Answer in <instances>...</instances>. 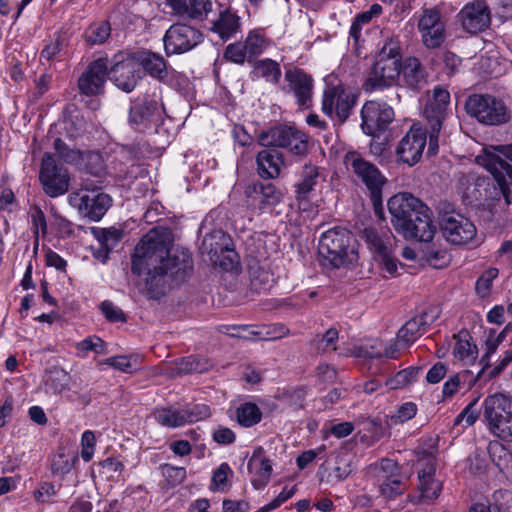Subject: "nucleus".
<instances>
[{"label":"nucleus","mask_w":512,"mask_h":512,"mask_svg":"<svg viewBox=\"0 0 512 512\" xmlns=\"http://www.w3.org/2000/svg\"><path fill=\"white\" fill-rule=\"evenodd\" d=\"M132 272L145 273V295L157 300L173 283L180 284L192 274L193 258L188 249L170 246L169 232L153 228L134 249Z\"/></svg>","instance_id":"1"},{"label":"nucleus","mask_w":512,"mask_h":512,"mask_svg":"<svg viewBox=\"0 0 512 512\" xmlns=\"http://www.w3.org/2000/svg\"><path fill=\"white\" fill-rule=\"evenodd\" d=\"M347 170L365 184L370 193L375 215L384 220V208L382 200L383 186L386 184L385 176L373 163L367 161L356 151L348 152L344 157Z\"/></svg>","instance_id":"2"},{"label":"nucleus","mask_w":512,"mask_h":512,"mask_svg":"<svg viewBox=\"0 0 512 512\" xmlns=\"http://www.w3.org/2000/svg\"><path fill=\"white\" fill-rule=\"evenodd\" d=\"M476 162L493 175L505 203L512 204V144L485 147Z\"/></svg>","instance_id":"3"},{"label":"nucleus","mask_w":512,"mask_h":512,"mask_svg":"<svg viewBox=\"0 0 512 512\" xmlns=\"http://www.w3.org/2000/svg\"><path fill=\"white\" fill-rule=\"evenodd\" d=\"M318 250L334 268L351 264L357 259L355 239L345 228L337 227L324 232Z\"/></svg>","instance_id":"4"},{"label":"nucleus","mask_w":512,"mask_h":512,"mask_svg":"<svg viewBox=\"0 0 512 512\" xmlns=\"http://www.w3.org/2000/svg\"><path fill=\"white\" fill-rule=\"evenodd\" d=\"M484 417L491 431L505 441H512V398L495 393L484 401Z\"/></svg>","instance_id":"5"},{"label":"nucleus","mask_w":512,"mask_h":512,"mask_svg":"<svg viewBox=\"0 0 512 512\" xmlns=\"http://www.w3.org/2000/svg\"><path fill=\"white\" fill-rule=\"evenodd\" d=\"M465 108L469 115L485 125H501L510 117L504 102L489 94L469 96Z\"/></svg>","instance_id":"6"},{"label":"nucleus","mask_w":512,"mask_h":512,"mask_svg":"<svg viewBox=\"0 0 512 512\" xmlns=\"http://www.w3.org/2000/svg\"><path fill=\"white\" fill-rule=\"evenodd\" d=\"M439 226L444 239L456 246L469 244L477 234L474 223L454 210L440 212Z\"/></svg>","instance_id":"7"},{"label":"nucleus","mask_w":512,"mask_h":512,"mask_svg":"<svg viewBox=\"0 0 512 512\" xmlns=\"http://www.w3.org/2000/svg\"><path fill=\"white\" fill-rule=\"evenodd\" d=\"M259 143L264 147H282L294 155H304L307 152V137L304 133L292 126L280 125L263 132L259 136Z\"/></svg>","instance_id":"8"},{"label":"nucleus","mask_w":512,"mask_h":512,"mask_svg":"<svg viewBox=\"0 0 512 512\" xmlns=\"http://www.w3.org/2000/svg\"><path fill=\"white\" fill-rule=\"evenodd\" d=\"M450 104V94L446 89L435 87L432 98L425 105L423 116L429 124V148L428 152L435 151L438 148V136L442 128V123L448 114Z\"/></svg>","instance_id":"9"},{"label":"nucleus","mask_w":512,"mask_h":512,"mask_svg":"<svg viewBox=\"0 0 512 512\" xmlns=\"http://www.w3.org/2000/svg\"><path fill=\"white\" fill-rule=\"evenodd\" d=\"M69 204L90 221H100L112 205V198L103 191L72 192Z\"/></svg>","instance_id":"10"},{"label":"nucleus","mask_w":512,"mask_h":512,"mask_svg":"<svg viewBox=\"0 0 512 512\" xmlns=\"http://www.w3.org/2000/svg\"><path fill=\"white\" fill-rule=\"evenodd\" d=\"M39 180L45 194L52 198L65 194L70 186L67 169L58 165L54 156L49 152L43 155Z\"/></svg>","instance_id":"11"},{"label":"nucleus","mask_w":512,"mask_h":512,"mask_svg":"<svg viewBox=\"0 0 512 512\" xmlns=\"http://www.w3.org/2000/svg\"><path fill=\"white\" fill-rule=\"evenodd\" d=\"M357 102V95L341 85L333 86L324 91L322 99V112L340 123H344L350 116Z\"/></svg>","instance_id":"12"},{"label":"nucleus","mask_w":512,"mask_h":512,"mask_svg":"<svg viewBox=\"0 0 512 512\" xmlns=\"http://www.w3.org/2000/svg\"><path fill=\"white\" fill-rule=\"evenodd\" d=\"M155 89L151 95L138 99L130 107L129 123L138 131H144L150 124L160 120L163 104L160 93Z\"/></svg>","instance_id":"13"},{"label":"nucleus","mask_w":512,"mask_h":512,"mask_svg":"<svg viewBox=\"0 0 512 512\" xmlns=\"http://www.w3.org/2000/svg\"><path fill=\"white\" fill-rule=\"evenodd\" d=\"M400 74L401 63L374 60L362 84V89L366 93L389 89L397 82Z\"/></svg>","instance_id":"14"},{"label":"nucleus","mask_w":512,"mask_h":512,"mask_svg":"<svg viewBox=\"0 0 512 512\" xmlns=\"http://www.w3.org/2000/svg\"><path fill=\"white\" fill-rule=\"evenodd\" d=\"M361 128L366 135L378 136L394 119V111L386 103L367 101L361 109Z\"/></svg>","instance_id":"15"},{"label":"nucleus","mask_w":512,"mask_h":512,"mask_svg":"<svg viewBox=\"0 0 512 512\" xmlns=\"http://www.w3.org/2000/svg\"><path fill=\"white\" fill-rule=\"evenodd\" d=\"M388 211L391 215V224L395 231H406L410 233L409 229H402L405 227V220L417 214V212L429 208L419 198L410 193L403 192L392 196L387 203Z\"/></svg>","instance_id":"16"},{"label":"nucleus","mask_w":512,"mask_h":512,"mask_svg":"<svg viewBox=\"0 0 512 512\" xmlns=\"http://www.w3.org/2000/svg\"><path fill=\"white\" fill-rule=\"evenodd\" d=\"M201 34L195 28L181 23L170 26L163 42L167 55L181 54L189 51L200 42Z\"/></svg>","instance_id":"17"},{"label":"nucleus","mask_w":512,"mask_h":512,"mask_svg":"<svg viewBox=\"0 0 512 512\" xmlns=\"http://www.w3.org/2000/svg\"><path fill=\"white\" fill-rule=\"evenodd\" d=\"M109 79L121 90L131 92L139 79V68L135 60L123 55H115L109 60Z\"/></svg>","instance_id":"18"},{"label":"nucleus","mask_w":512,"mask_h":512,"mask_svg":"<svg viewBox=\"0 0 512 512\" xmlns=\"http://www.w3.org/2000/svg\"><path fill=\"white\" fill-rule=\"evenodd\" d=\"M109 59L100 57L92 61L78 79L80 92L87 96L99 95L103 92L108 77Z\"/></svg>","instance_id":"19"},{"label":"nucleus","mask_w":512,"mask_h":512,"mask_svg":"<svg viewBox=\"0 0 512 512\" xmlns=\"http://www.w3.org/2000/svg\"><path fill=\"white\" fill-rule=\"evenodd\" d=\"M422 42L429 49L438 48L445 41V24L437 9H425L418 22Z\"/></svg>","instance_id":"20"},{"label":"nucleus","mask_w":512,"mask_h":512,"mask_svg":"<svg viewBox=\"0 0 512 512\" xmlns=\"http://www.w3.org/2000/svg\"><path fill=\"white\" fill-rule=\"evenodd\" d=\"M425 145L426 134L420 128L412 127L401 139L396 152L403 163L412 166L420 160Z\"/></svg>","instance_id":"21"},{"label":"nucleus","mask_w":512,"mask_h":512,"mask_svg":"<svg viewBox=\"0 0 512 512\" xmlns=\"http://www.w3.org/2000/svg\"><path fill=\"white\" fill-rule=\"evenodd\" d=\"M405 227L402 229H409L410 233L406 231H396L405 239H415L421 242H429L433 239L435 233V226L432 223L431 211L429 208L415 213L412 217L405 220Z\"/></svg>","instance_id":"22"},{"label":"nucleus","mask_w":512,"mask_h":512,"mask_svg":"<svg viewBox=\"0 0 512 512\" xmlns=\"http://www.w3.org/2000/svg\"><path fill=\"white\" fill-rule=\"evenodd\" d=\"M435 468L429 463L425 468L418 472V491L416 496H410V501L414 504L430 503L440 495L442 491L441 481L435 479Z\"/></svg>","instance_id":"23"},{"label":"nucleus","mask_w":512,"mask_h":512,"mask_svg":"<svg viewBox=\"0 0 512 512\" xmlns=\"http://www.w3.org/2000/svg\"><path fill=\"white\" fill-rule=\"evenodd\" d=\"M463 28L469 33H478L488 27L490 16L487 6L480 1L466 5L460 12Z\"/></svg>","instance_id":"24"},{"label":"nucleus","mask_w":512,"mask_h":512,"mask_svg":"<svg viewBox=\"0 0 512 512\" xmlns=\"http://www.w3.org/2000/svg\"><path fill=\"white\" fill-rule=\"evenodd\" d=\"M285 80L289 84L300 106H305L311 99L312 95V78L303 70L293 67L285 71Z\"/></svg>","instance_id":"25"},{"label":"nucleus","mask_w":512,"mask_h":512,"mask_svg":"<svg viewBox=\"0 0 512 512\" xmlns=\"http://www.w3.org/2000/svg\"><path fill=\"white\" fill-rule=\"evenodd\" d=\"M320 177L319 167L307 163L300 173L298 180L294 183L295 199L298 202L308 201L310 194L314 191Z\"/></svg>","instance_id":"26"},{"label":"nucleus","mask_w":512,"mask_h":512,"mask_svg":"<svg viewBox=\"0 0 512 512\" xmlns=\"http://www.w3.org/2000/svg\"><path fill=\"white\" fill-rule=\"evenodd\" d=\"M401 73L404 84L413 90H420L428 82L425 67L416 57H408L401 63Z\"/></svg>","instance_id":"27"},{"label":"nucleus","mask_w":512,"mask_h":512,"mask_svg":"<svg viewBox=\"0 0 512 512\" xmlns=\"http://www.w3.org/2000/svg\"><path fill=\"white\" fill-rule=\"evenodd\" d=\"M174 14L189 19H203L211 11L209 0H167Z\"/></svg>","instance_id":"28"},{"label":"nucleus","mask_w":512,"mask_h":512,"mask_svg":"<svg viewBox=\"0 0 512 512\" xmlns=\"http://www.w3.org/2000/svg\"><path fill=\"white\" fill-rule=\"evenodd\" d=\"M256 162L258 174L264 179L277 177L284 163L282 154L276 149H264L260 151L257 155Z\"/></svg>","instance_id":"29"},{"label":"nucleus","mask_w":512,"mask_h":512,"mask_svg":"<svg viewBox=\"0 0 512 512\" xmlns=\"http://www.w3.org/2000/svg\"><path fill=\"white\" fill-rule=\"evenodd\" d=\"M230 244L231 239L226 233L222 230H214L204 237L201 251L209 256L211 262H219V257L225 251H229Z\"/></svg>","instance_id":"30"},{"label":"nucleus","mask_w":512,"mask_h":512,"mask_svg":"<svg viewBox=\"0 0 512 512\" xmlns=\"http://www.w3.org/2000/svg\"><path fill=\"white\" fill-rule=\"evenodd\" d=\"M137 64L150 76L164 82L168 78L169 71L167 69L165 59L154 52L142 51L137 54Z\"/></svg>","instance_id":"31"},{"label":"nucleus","mask_w":512,"mask_h":512,"mask_svg":"<svg viewBox=\"0 0 512 512\" xmlns=\"http://www.w3.org/2000/svg\"><path fill=\"white\" fill-rule=\"evenodd\" d=\"M355 469V456L347 451L339 452L335 457L327 482L334 484L345 480Z\"/></svg>","instance_id":"32"},{"label":"nucleus","mask_w":512,"mask_h":512,"mask_svg":"<svg viewBox=\"0 0 512 512\" xmlns=\"http://www.w3.org/2000/svg\"><path fill=\"white\" fill-rule=\"evenodd\" d=\"M427 313H422L409 321H407L397 333V338L404 346H410L420 337L424 331V327L428 325Z\"/></svg>","instance_id":"33"},{"label":"nucleus","mask_w":512,"mask_h":512,"mask_svg":"<svg viewBox=\"0 0 512 512\" xmlns=\"http://www.w3.org/2000/svg\"><path fill=\"white\" fill-rule=\"evenodd\" d=\"M252 189L259 200L260 209L272 208L282 201V192L272 183L256 182Z\"/></svg>","instance_id":"34"},{"label":"nucleus","mask_w":512,"mask_h":512,"mask_svg":"<svg viewBox=\"0 0 512 512\" xmlns=\"http://www.w3.org/2000/svg\"><path fill=\"white\" fill-rule=\"evenodd\" d=\"M455 345L453 348L454 356L466 363H472L477 357V346L471 343V335L467 330H461L454 336Z\"/></svg>","instance_id":"35"},{"label":"nucleus","mask_w":512,"mask_h":512,"mask_svg":"<svg viewBox=\"0 0 512 512\" xmlns=\"http://www.w3.org/2000/svg\"><path fill=\"white\" fill-rule=\"evenodd\" d=\"M252 74L257 78H264L266 82L276 85L280 81L282 71L278 62L265 58L253 61Z\"/></svg>","instance_id":"36"},{"label":"nucleus","mask_w":512,"mask_h":512,"mask_svg":"<svg viewBox=\"0 0 512 512\" xmlns=\"http://www.w3.org/2000/svg\"><path fill=\"white\" fill-rule=\"evenodd\" d=\"M239 29V17L226 10L221 12L218 20L213 23L212 30L217 33L222 40H228Z\"/></svg>","instance_id":"37"},{"label":"nucleus","mask_w":512,"mask_h":512,"mask_svg":"<svg viewBox=\"0 0 512 512\" xmlns=\"http://www.w3.org/2000/svg\"><path fill=\"white\" fill-rule=\"evenodd\" d=\"M380 492L387 500H394L404 494L407 489V476L383 475Z\"/></svg>","instance_id":"38"},{"label":"nucleus","mask_w":512,"mask_h":512,"mask_svg":"<svg viewBox=\"0 0 512 512\" xmlns=\"http://www.w3.org/2000/svg\"><path fill=\"white\" fill-rule=\"evenodd\" d=\"M249 277L252 289L257 292L269 290L274 282L273 274L259 264L249 267Z\"/></svg>","instance_id":"39"},{"label":"nucleus","mask_w":512,"mask_h":512,"mask_svg":"<svg viewBox=\"0 0 512 512\" xmlns=\"http://www.w3.org/2000/svg\"><path fill=\"white\" fill-rule=\"evenodd\" d=\"M236 416L241 426L252 427L261 421L262 412L256 404L246 402L237 408Z\"/></svg>","instance_id":"40"},{"label":"nucleus","mask_w":512,"mask_h":512,"mask_svg":"<svg viewBox=\"0 0 512 512\" xmlns=\"http://www.w3.org/2000/svg\"><path fill=\"white\" fill-rule=\"evenodd\" d=\"M242 43L248 55L249 63H253L254 58L261 55L267 46L265 37L259 30L250 31L246 40Z\"/></svg>","instance_id":"41"},{"label":"nucleus","mask_w":512,"mask_h":512,"mask_svg":"<svg viewBox=\"0 0 512 512\" xmlns=\"http://www.w3.org/2000/svg\"><path fill=\"white\" fill-rule=\"evenodd\" d=\"M154 417L159 424L168 428H176L185 424L182 408H162L155 412Z\"/></svg>","instance_id":"42"},{"label":"nucleus","mask_w":512,"mask_h":512,"mask_svg":"<svg viewBox=\"0 0 512 512\" xmlns=\"http://www.w3.org/2000/svg\"><path fill=\"white\" fill-rule=\"evenodd\" d=\"M248 470L255 471L261 477L268 479L272 473L270 460L264 455L262 447H258L253 451L248 461Z\"/></svg>","instance_id":"43"},{"label":"nucleus","mask_w":512,"mask_h":512,"mask_svg":"<svg viewBox=\"0 0 512 512\" xmlns=\"http://www.w3.org/2000/svg\"><path fill=\"white\" fill-rule=\"evenodd\" d=\"M374 60L402 63L400 41L396 38H387L379 52L376 54Z\"/></svg>","instance_id":"44"},{"label":"nucleus","mask_w":512,"mask_h":512,"mask_svg":"<svg viewBox=\"0 0 512 512\" xmlns=\"http://www.w3.org/2000/svg\"><path fill=\"white\" fill-rule=\"evenodd\" d=\"M111 27L106 21L94 23L85 31V40L90 45H100L110 37Z\"/></svg>","instance_id":"45"},{"label":"nucleus","mask_w":512,"mask_h":512,"mask_svg":"<svg viewBox=\"0 0 512 512\" xmlns=\"http://www.w3.org/2000/svg\"><path fill=\"white\" fill-rule=\"evenodd\" d=\"M421 371L420 367H408L387 379L386 385L391 389H401L415 382Z\"/></svg>","instance_id":"46"},{"label":"nucleus","mask_w":512,"mask_h":512,"mask_svg":"<svg viewBox=\"0 0 512 512\" xmlns=\"http://www.w3.org/2000/svg\"><path fill=\"white\" fill-rule=\"evenodd\" d=\"M69 376L67 372L57 366L49 368L46 372L45 384L55 393H61L67 388Z\"/></svg>","instance_id":"47"},{"label":"nucleus","mask_w":512,"mask_h":512,"mask_svg":"<svg viewBox=\"0 0 512 512\" xmlns=\"http://www.w3.org/2000/svg\"><path fill=\"white\" fill-rule=\"evenodd\" d=\"M338 338V331L335 328H330L321 337L316 336L312 340V345L319 353L335 351Z\"/></svg>","instance_id":"48"},{"label":"nucleus","mask_w":512,"mask_h":512,"mask_svg":"<svg viewBox=\"0 0 512 512\" xmlns=\"http://www.w3.org/2000/svg\"><path fill=\"white\" fill-rule=\"evenodd\" d=\"M359 236L377 254L382 253L384 250L387 249L386 243L383 240V238L378 234L376 229L371 226L363 228L359 232Z\"/></svg>","instance_id":"49"},{"label":"nucleus","mask_w":512,"mask_h":512,"mask_svg":"<svg viewBox=\"0 0 512 512\" xmlns=\"http://www.w3.org/2000/svg\"><path fill=\"white\" fill-rule=\"evenodd\" d=\"M122 237V230L114 227L101 229L97 235L98 240L107 251L113 250Z\"/></svg>","instance_id":"50"},{"label":"nucleus","mask_w":512,"mask_h":512,"mask_svg":"<svg viewBox=\"0 0 512 512\" xmlns=\"http://www.w3.org/2000/svg\"><path fill=\"white\" fill-rule=\"evenodd\" d=\"M54 149L62 161L68 164H75L81 159L79 150L71 149L62 139L57 138L54 141Z\"/></svg>","instance_id":"51"},{"label":"nucleus","mask_w":512,"mask_h":512,"mask_svg":"<svg viewBox=\"0 0 512 512\" xmlns=\"http://www.w3.org/2000/svg\"><path fill=\"white\" fill-rule=\"evenodd\" d=\"M186 423H194L203 420L210 415V408L205 404H195L182 408Z\"/></svg>","instance_id":"52"},{"label":"nucleus","mask_w":512,"mask_h":512,"mask_svg":"<svg viewBox=\"0 0 512 512\" xmlns=\"http://www.w3.org/2000/svg\"><path fill=\"white\" fill-rule=\"evenodd\" d=\"M162 474L170 486H177L186 479V469L184 467L164 464L161 466Z\"/></svg>","instance_id":"53"},{"label":"nucleus","mask_w":512,"mask_h":512,"mask_svg":"<svg viewBox=\"0 0 512 512\" xmlns=\"http://www.w3.org/2000/svg\"><path fill=\"white\" fill-rule=\"evenodd\" d=\"M224 57L236 64H243L248 61V55L242 42L229 44L225 49Z\"/></svg>","instance_id":"54"},{"label":"nucleus","mask_w":512,"mask_h":512,"mask_svg":"<svg viewBox=\"0 0 512 512\" xmlns=\"http://www.w3.org/2000/svg\"><path fill=\"white\" fill-rule=\"evenodd\" d=\"M100 310L110 322H126L124 312L110 300H104L100 304Z\"/></svg>","instance_id":"55"},{"label":"nucleus","mask_w":512,"mask_h":512,"mask_svg":"<svg viewBox=\"0 0 512 512\" xmlns=\"http://www.w3.org/2000/svg\"><path fill=\"white\" fill-rule=\"evenodd\" d=\"M468 376L467 371H463L453 376L449 377L448 380L444 383L442 393L445 398L452 397L455 395L462 383L465 382Z\"/></svg>","instance_id":"56"},{"label":"nucleus","mask_w":512,"mask_h":512,"mask_svg":"<svg viewBox=\"0 0 512 512\" xmlns=\"http://www.w3.org/2000/svg\"><path fill=\"white\" fill-rule=\"evenodd\" d=\"M78 462V456L74 455L67 458L64 455H59L52 463V471L54 474L65 475L71 472L75 464Z\"/></svg>","instance_id":"57"},{"label":"nucleus","mask_w":512,"mask_h":512,"mask_svg":"<svg viewBox=\"0 0 512 512\" xmlns=\"http://www.w3.org/2000/svg\"><path fill=\"white\" fill-rule=\"evenodd\" d=\"M416 413L417 406L412 402H407L399 407L397 413L391 417V420L394 424L404 423L415 417Z\"/></svg>","instance_id":"58"},{"label":"nucleus","mask_w":512,"mask_h":512,"mask_svg":"<svg viewBox=\"0 0 512 512\" xmlns=\"http://www.w3.org/2000/svg\"><path fill=\"white\" fill-rule=\"evenodd\" d=\"M102 364L111 366L117 370L125 373H131L134 369L131 357L128 356H115L105 359Z\"/></svg>","instance_id":"59"},{"label":"nucleus","mask_w":512,"mask_h":512,"mask_svg":"<svg viewBox=\"0 0 512 512\" xmlns=\"http://www.w3.org/2000/svg\"><path fill=\"white\" fill-rule=\"evenodd\" d=\"M498 275L496 268H490L477 280L476 290L479 294L486 295L491 287V282Z\"/></svg>","instance_id":"60"},{"label":"nucleus","mask_w":512,"mask_h":512,"mask_svg":"<svg viewBox=\"0 0 512 512\" xmlns=\"http://www.w3.org/2000/svg\"><path fill=\"white\" fill-rule=\"evenodd\" d=\"M248 329L247 326H221L219 327V332L230 335L232 337H239L244 339H252L253 337L259 336L260 332L258 331H250L248 335H243L242 332Z\"/></svg>","instance_id":"61"},{"label":"nucleus","mask_w":512,"mask_h":512,"mask_svg":"<svg viewBox=\"0 0 512 512\" xmlns=\"http://www.w3.org/2000/svg\"><path fill=\"white\" fill-rule=\"evenodd\" d=\"M409 346H404L402 342H400V339L397 341L390 343L384 350L383 353H370V357L379 358V357H386L390 359H396L400 355V352L404 348H408Z\"/></svg>","instance_id":"62"},{"label":"nucleus","mask_w":512,"mask_h":512,"mask_svg":"<svg viewBox=\"0 0 512 512\" xmlns=\"http://www.w3.org/2000/svg\"><path fill=\"white\" fill-rule=\"evenodd\" d=\"M446 373V365L442 362H437L427 372L426 380L430 384H436L445 377Z\"/></svg>","instance_id":"63"},{"label":"nucleus","mask_w":512,"mask_h":512,"mask_svg":"<svg viewBox=\"0 0 512 512\" xmlns=\"http://www.w3.org/2000/svg\"><path fill=\"white\" fill-rule=\"evenodd\" d=\"M78 347H79V349H81L83 351H94L98 354H102L105 352L104 342L98 337H94V338L88 337V338L82 340L78 344Z\"/></svg>","instance_id":"64"}]
</instances>
